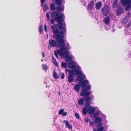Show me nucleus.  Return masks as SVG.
<instances>
[{"label":"nucleus","mask_w":131,"mask_h":131,"mask_svg":"<svg viewBox=\"0 0 131 131\" xmlns=\"http://www.w3.org/2000/svg\"><path fill=\"white\" fill-rule=\"evenodd\" d=\"M44 30H45V31L46 32H47V27H46V24L45 25H44Z\"/></svg>","instance_id":"obj_45"},{"label":"nucleus","mask_w":131,"mask_h":131,"mask_svg":"<svg viewBox=\"0 0 131 131\" xmlns=\"http://www.w3.org/2000/svg\"><path fill=\"white\" fill-rule=\"evenodd\" d=\"M64 111V110L63 109H61L58 112L59 114L60 115H62V114L63 113Z\"/></svg>","instance_id":"obj_35"},{"label":"nucleus","mask_w":131,"mask_h":131,"mask_svg":"<svg viewBox=\"0 0 131 131\" xmlns=\"http://www.w3.org/2000/svg\"><path fill=\"white\" fill-rule=\"evenodd\" d=\"M41 61H43L42 60H41Z\"/></svg>","instance_id":"obj_51"},{"label":"nucleus","mask_w":131,"mask_h":131,"mask_svg":"<svg viewBox=\"0 0 131 131\" xmlns=\"http://www.w3.org/2000/svg\"><path fill=\"white\" fill-rule=\"evenodd\" d=\"M95 5L94 2L93 1H91L86 6V8L88 10H92L94 7Z\"/></svg>","instance_id":"obj_10"},{"label":"nucleus","mask_w":131,"mask_h":131,"mask_svg":"<svg viewBox=\"0 0 131 131\" xmlns=\"http://www.w3.org/2000/svg\"><path fill=\"white\" fill-rule=\"evenodd\" d=\"M117 0H114V1L113 3V6L114 7H116L117 4Z\"/></svg>","instance_id":"obj_32"},{"label":"nucleus","mask_w":131,"mask_h":131,"mask_svg":"<svg viewBox=\"0 0 131 131\" xmlns=\"http://www.w3.org/2000/svg\"><path fill=\"white\" fill-rule=\"evenodd\" d=\"M81 82V85L82 86L81 89L82 91L80 93V95L83 97L89 96L92 93V92L87 91V90L91 88L90 85H86L88 84L87 80H85Z\"/></svg>","instance_id":"obj_4"},{"label":"nucleus","mask_w":131,"mask_h":131,"mask_svg":"<svg viewBox=\"0 0 131 131\" xmlns=\"http://www.w3.org/2000/svg\"><path fill=\"white\" fill-rule=\"evenodd\" d=\"M53 18V19H51L50 20L51 23L52 24H53L55 21H56V20L54 19V17Z\"/></svg>","instance_id":"obj_36"},{"label":"nucleus","mask_w":131,"mask_h":131,"mask_svg":"<svg viewBox=\"0 0 131 131\" xmlns=\"http://www.w3.org/2000/svg\"><path fill=\"white\" fill-rule=\"evenodd\" d=\"M123 6L127 4H131V0H120Z\"/></svg>","instance_id":"obj_12"},{"label":"nucleus","mask_w":131,"mask_h":131,"mask_svg":"<svg viewBox=\"0 0 131 131\" xmlns=\"http://www.w3.org/2000/svg\"><path fill=\"white\" fill-rule=\"evenodd\" d=\"M89 96H85L86 97H84L83 98V99L85 102V105L89 106H90L91 104L90 101L92 99L91 97Z\"/></svg>","instance_id":"obj_9"},{"label":"nucleus","mask_w":131,"mask_h":131,"mask_svg":"<svg viewBox=\"0 0 131 131\" xmlns=\"http://www.w3.org/2000/svg\"><path fill=\"white\" fill-rule=\"evenodd\" d=\"M54 54L56 58H58V55L56 51H54Z\"/></svg>","instance_id":"obj_40"},{"label":"nucleus","mask_w":131,"mask_h":131,"mask_svg":"<svg viewBox=\"0 0 131 131\" xmlns=\"http://www.w3.org/2000/svg\"><path fill=\"white\" fill-rule=\"evenodd\" d=\"M64 16L63 14L61 13L60 15H59L58 12L54 11L53 12L51 15L52 18L54 17V19L56 20V21L58 23L57 24L58 27L59 29H61L62 27H64L66 26L65 23H63L64 19L63 17Z\"/></svg>","instance_id":"obj_3"},{"label":"nucleus","mask_w":131,"mask_h":131,"mask_svg":"<svg viewBox=\"0 0 131 131\" xmlns=\"http://www.w3.org/2000/svg\"><path fill=\"white\" fill-rule=\"evenodd\" d=\"M90 121V119L88 118H86L85 119L84 121L86 122L87 123H88L89 121Z\"/></svg>","instance_id":"obj_44"},{"label":"nucleus","mask_w":131,"mask_h":131,"mask_svg":"<svg viewBox=\"0 0 131 131\" xmlns=\"http://www.w3.org/2000/svg\"><path fill=\"white\" fill-rule=\"evenodd\" d=\"M63 0H55V3L56 5L60 6L62 5Z\"/></svg>","instance_id":"obj_21"},{"label":"nucleus","mask_w":131,"mask_h":131,"mask_svg":"<svg viewBox=\"0 0 131 131\" xmlns=\"http://www.w3.org/2000/svg\"><path fill=\"white\" fill-rule=\"evenodd\" d=\"M80 85L79 84H77L74 87V89L75 90L78 91L80 89Z\"/></svg>","instance_id":"obj_26"},{"label":"nucleus","mask_w":131,"mask_h":131,"mask_svg":"<svg viewBox=\"0 0 131 131\" xmlns=\"http://www.w3.org/2000/svg\"><path fill=\"white\" fill-rule=\"evenodd\" d=\"M48 7L47 5H44L43 7V11L44 12H46L48 9Z\"/></svg>","instance_id":"obj_33"},{"label":"nucleus","mask_w":131,"mask_h":131,"mask_svg":"<svg viewBox=\"0 0 131 131\" xmlns=\"http://www.w3.org/2000/svg\"><path fill=\"white\" fill-rule=\"evenodd\" d=\"M46 17L48 20L49 19V13H47L46 15Z\"/></svg>","instance_id":"obj_38"},{"label":"nucleus","mask_w":131,"mask_h":131,"mask_svg":"<svg viewBox=\"0 0 131 131\" xmlns=\"http://www.w3.org/2000/svg\"><path fill=\"white\" fill-rule=\"evenodd\" d=\"M65 42L58 43V47L60 49L58 50L57 52L59 55L65 57L66 61L69 62L72 60V59L71 56H68L69 53L67 52V50Z\"/></svg>","instance_id":"obj_2"},{"label":"nucleus","mask_w":131,"mask_h":131,"mask_svg":"<svg viewBox=\"0 0 131 131\" xmlns=\"http://www.w3.org/2000/svg\"><path fill=\"white\" fill-rule=\"evenodd\" d=\"M50 7V9L52 11H53L56 9L55 5L53 3H52L51 4Z\"/></svg>","instance_id":"obj_24"},{"label":"nucleus","mask_w":131,"mask_h":131,"mask_svg":"<svg viewBox=\"0 0 131 131\" xmlns=\"http://www.w3.org/2000/svg\"><path fill=\"white\" fill-rule=\"evenodd\" d=\"M56 9L58 12L63 11L64 10V7L59 6Z\"/></svg>","instance_id":"obj_23"},{"label":"nucleus","mask_w":131,"mask_h":131,"mask_svg":"<svg viewBox=\"0 0 131 131\" xmlns=\"http://www.w3.org/2000/svg\"><path fill=\"white\" fill-rule=\"evenodd\" d=\"M94 124V122L93 121H91L90 122V125L92 126H93Z\"/></svg>","instance_id":"obj_42"},{"label":"nucleus","mask_w":131,"mask_h":131,"mask_svg":"<svg viewBox=\"0 0 131 131\" xmlns=\"http://www.w3.org/2000/svg\"><path fill=\"white\" fill-rule=\"evenodd\" d=\"M96 129H94L93 130V131H96Z\"/></svg>","instance_id":"obj_50"},{"label":"nucleus","mask_w":131,"mask_h":131,"mask_svg":"<svg viewBox=\"0 0 131 131\" xmlns=\"http://www.w3.org/2000/svg\"><path fill=\"white\" fill-rule=\"evenodd\" d=\"M61 78L62 79H63L64 78V75L63 73H62L61 75Z\"/></svg>","instance_id":"obj_46"},{"label":"nucleus","mask_w":131,"mask_h":131,"mask_svg":"<svg viewBox=\"0 0 131 131\" xmlns=\"http://www.w3.org/2000/svg\"><path fill=\"white\" fill-rule=\"evenodd\" d=\"M68 72L69 75L68 78V79L69 83H71L74 81V73L72 70H71L67 69L66 70Z\"/></svg>","instance_id":"obj_5"},{"label":"nucleus","mask_w":131,"mask_h":131,"mask_svg":"<svg viewBox=\"0 0 131 131\" xmlns=\"http://www.w3.org/2000/svg\"><path fill=\"white\" fill-rule=\"evenodd\" d=\"M67 114V113L66 112H63L62 114V115L63 116H66Z\"/></svg>","instance_id":"obj_43"},{"label":"nucleus","mask_w":131,"mask_h":131,"mask_svg":"<svg viewBox=\"0 0 131 131\" xmlns=\"http://www.w3.org/2000/svg\"><path fill=\"white\" fill-rule=\"evenodd\" d=\"M52 62L56 66H58V64L57 63L56 59L53 56H52Z\"/></svg>","instance_id":"obj_22"},{"label":"nucleus","mask_w":131,"mask_h":131,"mask_svg":"<svg viewBox=\"0 0 131 131\" xmlns=\"http://www.w3.org/2000/svg\"><path fill=\"white\" fill-rule=\"evenodd\" d=\"M97 125V127H100L102 125L103 123H99Z\"/></svg>","instance_id":"obj_39"},{"label":"nucleus","mask_w":131,"mask_h":131,"mask_svg":"<svg viewBox=\"0 0 131 131\" xmlns=\"http://www.w3.org/2000/svg\"><path fill=\"white\" fill-rule=\"evenodd\" d=\"M56 41L54 40H49V45L48 48H50L51 47H54L58 46V44H57Z\"/></svg>","instance_id":"obj_8"},{"label":"nucleus","mask_w":131,"mask_h":131,"mask_svg":"<svg viewBox=\"0 0 131 131\" xmlns=\"http://www.w3.org/2000/svg\"><path fill=\"white\" fill-rule=\"evenodd\" d=\"M123 9L122 7H119L116 11L117 15L119 16L123 13Z\"/></svg>","instance_id":"obj_14"},{"label":"nucleus","mask_w":131,"mask_h":131,"mask_svg":"<svg viewBox=\"0 0 131 131\" xmlns=\"http://www.w3.org/2000/svg\"><path fill=\"white\" fill-rule=\"evenodd\" d=\"M63 122L66 124V127L68 129L71 130L72 129V127L71 125H70L68 121L64 120Z\"/></svg>","instance_id":"obj_13"},{"label":"nucleus","mask_w":131,"mask_h":131,"mask_svg":"<svg viewBox=\"0 0 131 131\" xmlns=\"http://www.w3.org/2000/svg\"><path fill=\"white\" fill-rule=\"evenodd\" d=\"M42 57L44 58L45 57V55L44 52H42Z\"/></svg>","instance_id":"obj_48"},{"label":"nucleus","mask_w":131,"mask_h":131,"mask_svg":"<svg viewBox=\"0 0 131 131\" xmlns=\"http://www.w3.org/2000/svg\"><path fill=\"white\" fill-rule=\"evenodd\" d=\"M131 25V23H128V24L126 26V28H127V27H129L130 26V25Z\"/></svg>","instance_id":"obj_47"},{"label":"nucleus","mask_w":131,"mask_h":131,"mask_svg":"<svg viewBox=\"0 0 131 131\" xmlns=\"http://www.w3.org/2000/svg\"><path fill=\"white\" fill-rule=\"evenodd\" d=\"M69 43H67V48H67V49H69V48H70V47H69Z\"/></svg>","instance_id":"obj_49"},{"label":"nucleus","mask_w":131,"mask_h":131,"mask_svg":"<svg viewBox=\"0 0 131 131\" xmlns=\"http://www.w3.org/2000/svg\"><path fill=\"white\" fill-rule=\"evenodd\" d=\"M85 77L83 74H81L77 77V79L79 81L81 82L84 79Z\"/></svg>","instance_id":"obj_16"},{"label":"nucleus","mask_w":131,"mask_h":131,"mask_svg":"<svg viewBox=\"0 0 131 131\" xmlns=\"http://www.w3.org/2000/svg\"><path fill=\"white\" fill-rule=\"evenodd\" d=\"M57 24H55L52 26L51 28L52 32L54 34L53 37L56 39L58 43L60 44L65 42V41L63 38L64 36L65 29L64 27H62L61 29H59L61 30L60 31L57 29Z\"/></svg>","instance_id":"obj_1"},{"label":"nucleus","mask_w":131,"mask_h":131,"mask_svg":"<svg viewBox=\"0 0 131 131\" xmlns=\"http://www.w3.org/2000/svg\"><path fill=\"white\" fill-rule=\"evenodd\" d=\"M110 7L108 5H104L101 10L104 16H107L109 13Z\"/></svg>","instance_id":"obj_6"},{"label":"nucleus","mask_w":131,"mask_h":131,"mask_svg":"<svg viewBox=\"0 0 131 131\" xmlns=\"http://www.w3.org/2000/svg\"><path fill=\"white\" fill-rule=\"evenodd\" d=\"M75 63L74 62H72L68 63V67L71 68L72 70H73L74 69H75V68H77V67L75 66Z\"/></svg>","instance_id":"obj_11"},{"label":"nucleus","mask_w":131,"mask_h":131,"mask_svg":"<svg viewBox=\"0 0 131 131\" xmlns=\"http://www.w3.org/2000/svg\"><path fill=\"white\" fill-rule=\"evenodd\" d=\"M77 68H75V69H74L73 70H72L75 73V74L76 75H80L81 74V71L79 69H77Z\"/></svg>","instance_id":"obj_20"},{"label":"nucleus","mask_w":131,"mask_h":131,"mask_svg":"<svg viewBox=\"0 0 131 131\" xmlns=\"http://www.w3.org/2000/svg\"><path fill=\"white\" fill-rule=\"evenodd\" d=\"M53 75L55 79H57L59 77V76L58 75L57 73L55 71H54L53 72Z\"/></svg>","instance_id":"obj_28"},{"label":"nucleus","mask_w":131,"mask_h":131,"mask_svg":"<svg viewBox=\"0 0 131 131\" xmlns=\"http://www.w3.org/2000/svg\"><path fill=\"white\" fill-rule=\"evenodd\" d=\"M84 99H80L78 101L79 104L80 105H83L84 102Z\"/></svg>","instance_id":"obj_25"},{"label":"nucleus","mask_w":131,"mask_h":131,"mask_svg":"<svg viewBox=\"0 0 131 131\" xmlns=\"http://www.w3.org/2000/svg\"><path fill=\"white\" fill-rule=\"evenodd\" d=\"M42 66L43 67V70L45 71H46L48 69V67L46 64H42Z\"/></svg>","instance_id":"obj_31"},{"label":"nucleus","mask_w":131,"mask_h":131,"mask_svg":"<svg viewBox=\"0 0 131 131\" xmlns=\"http://www.w3.org/2000/svg\"><path fill=\"white\" fill-rule=\"evenodd\" d=\"M131 4H127V5L125 7V10L126 11H128L130 7Z\"/></svg>","instance_id":"obj_30"},{"label":"nucleus","mask_w":131,"mask_h":131,"mask_svg":"<svg viewBox=\"0 0 131 131\" xmlns=\"http://www.w3.org/2000/svg\"><path fill=\"white\" fill-rule=\"evenodd\" d=\"M110 21V19L108 16H107L105 17L103 20L105 24L106 25H108L109 24Z\"/></svg>","instance_id":"obj_15"},{"label":"nucleus","mask_w":131,"mask_h":131,"mask_svg":"<svg viewBox=\"0 0 131 131\" xmlns=\"http://www.w3.org/2000/svg\"><path fill=\"white\" fill-rule=\"evenodd\" d=\"M62 68H66L67 66V63L62 62Z\"/></svg>","instance_id":"obj_29"},{"label":"nucleus","mask_w":131,"mask_h":131,"mask_svg":"<svg viewBox=\"0 0 131 131\" xmlns=\"http://www.w3.org/2000/svg\"><path fill=\"white\" fill-rule=\"evenodd\" d=\"M95 110V108L94 107L90 106L88 107V112H89V114H91V117H95L97 113V112H95L94 113Z\"/></svg>","instance_id":"obj_7"},{"label":"nucleus","mask_w":131,"mask_h":131,"mask_svg":"<svg viewBox=\"0 0 131 131\" xmlns=\"http://www.w3.org/2000/svg\"><path fill=\"white\" fill-rule=\"evenodd\" d=\"M46 0H41V4L42 5V6L43 5V4L45 2Z\"/></svg>","instance_id":"obj_41"},{"label":"nucleus","mask_w":131,"mask_h":131,"mask_svg":"<svg viewBox=\"0 0 131 131\" xmlns=\"http://www.w3.org/2000/svg\"><path fill=\"white\" fill-rule=\"evenodd\" d=\"M104 129V127L103 126L99 127L97 129V131H103Z\"/></svg>","instance_id":"obj_34"},{"label":"nucleus","mask_w":131,"mask_h":131,"mask_svg":"<svg viewBox=\"0 0 131 131\" xmlns=\"http://www.w3.org/2000/svg\"><path fill=\"white\" fill-rule=\"evenodd\" d=\"M102 5V3L101 2H99L96 4L95 8L97 10H99L101 8Z\"/></svg>","instance_id":"obj_17"},{"label":"nucleus","mask_w":131,"mask_h":131,"mask_svg":"<svg viewBox=\"0 0 131 131\" xmlns=\"http://www.w3.org/2000/svg\"><path fill=\"white\" fill-rule=\"evenodd\" d=\"M102 120V119L101 117H97L95 118L94 122L95 124H98L101 122Z\"/></svg>","instance_id":"obj_19"},{"label":"nucleus","mask_w":131,"mask_h":131,"mask_svg":"<svg viewBox=\"0 0 131 131\" xmlns=\"http://www.w3.org/2000/svg\"><path fill=\"white\" fill-rule=\"evenodd\" d=\"M89 106L85 105V107L83 109L82 111L84 115H86L87 114L88 112V108Z\"/></svg>","instance_id":"obj_18"},{"label":"nucleus","mask_w":131,"mask_h":131,"mask_svg":"<svg viewBox=\"0 0 131 131\" xmlns=\"http://www.w3.org/2000/svg\"><path fill=\"white\" fill-rule=\"evenodd\" d=\"M39 31L40 34H42V27L41 25H40L39 27V29L38 30Z\"/></svg>","instance_id":"obj_27"},{"label":"nucleus","mask_w":131,"mask_h":131,"mask_svg":"<svg viewBox=\"0 0 131 131\" xmlns=\"http://www.w3.org/2000/svg\"><path fill=\"white\" fill-rule=\"evenodd\" d=\"M75 117L77 118L78 119H80V115L79 114L77 113H75Z\"/></svg>","instance_id":"obj_37"}]
</instances>
